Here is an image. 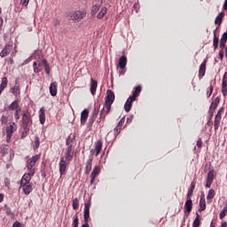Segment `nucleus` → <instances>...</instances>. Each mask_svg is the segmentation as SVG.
I'll use <instances>...</instances> for the list:
<instances>
[{"instance_id": "1", "label": "nucleus", "mask_w": 227, "mask_h": 227, "mask_svg": "<svg viewBox=\"0 0 227 227\" xmlns=\"http://www.w3.org/2000/svg\"><path fill=\"white\" fill-rule=\"evenodd\" d=\"M31 182V176L24 175L20 180V189H22L24 194L29 196L33 192V184Z\"/></svg>"}, {"instance_id": "2", "label": "nucleus", "mask_w": 227, "mask_h": 227, "mask_svg": "<svg viewBox=\"0 0 227 227\" xmlns=\"http://www.w3.org/2000/svg\"><path fill=\"white\" fill-rule=\"evenodd\" d=\"M39 160H40V155L38 154L27 160L26 167H27V169L28 170V173L25 175H29V176H34L35 168H35V164H36V162H38Z\"/></svg>"}, {"instance_id": "3", "label": "nucleus", "mask_w": 227, "mask_h": 227, "mask_svg": "<svg viewBox=\"0 0 227 227\" xmlns=\"http://www.w3.org/2000/svg\"><path fill=\"white\" fill-rule=\"evenodd\" d=\"M114 102V92L113 90H108L106 91V102H105V107L106 108V114L111 111V106H113V103Z\"/></svg>"}, {"instance_id": "4", "label": "nucleus", "mask_w": 227, "mask_h": 227, "mask_svg": "<svg viewBox=\"0 0 227 227\" xmlns=\"http://www.w3.org/2000/svg\"><path fill=\"white\" fill-rule=\"evenodd\" d=\"M86 17V11H76L74 12H72L69 16L68 19L69 20H75L79 22L80 20H82Z\"/></svg>"}, {"instance_id": "5", "label": "nucleus", "mask_w": 227, "mask_h": 227, "mask_svg": "<svg viewBox=\"0 0 227 227\" xmlns=\"http://www.w3.org/2000/svg\"><path fill=\"white\" fill-rule=\"evenodd\" d=\"M15 130H17V124H15V122H12L9 126L5 128L7 143H10L12 136H13V132H15Z\"/></svg>"}, {"instance_id": "6", "label": "nucleus", "mask_w": 227, "mask_h": 227, "mask_svg": "<svg viewBox=\"0 0 227 227\" xmlns=\"http://www.w3.org/2000/svg\"><path fill=\"white\" fill-rule=\"evenodd\" d=\"M68 164H70V161L66 160L65 157L60 158V161L59 163L60 176L65 175V171H67V166H68Z\"/></svg>"}, {"instance_id": "7", "label": "nucleus", "mask_w": 227, "mask_h": 227, "mask_svg": "<svg viewBox=\"0 0 227 227\" xmlns=\"http://www.w3.org/2000/svg\"><path fill=\"white\" fill-rule=\"evenodd\" d=\"M29 121H31V117L28 111L23 112L22 115V127L23 129H27L29 127Z\"/></svg>"}, {"instance_id": "8", "label": "nucleus", "mask_w": 227, "mask_h": 227, "mask_svg": "<svg viewBox=\"0 0 227 227\" xmlns=\"http://www.w3.org/2000/svg\"><path fill=\"white\" fill-rule=\"evenodd\" d=\"M136 97H137V95L136 94H132V96H130L125 105H124V109L126 111V113L130 112V109H132V103L134 102V100H136Z\"/></svg>"}, {"instance_id": "9", "label": "nucleus", "mask_w": 227, "mask_h": 227, "mask_svg": "<svg viewBox=\"0 0 227 227\" xmlns=\"http://www.w3.org/2000/svg\"><path fill=\"white\" fill-rule=\"evenodd\" d=\"M10 155V157H12V155H13V151L12 150V148H10V146L8 145H2L0 147V155L4 156V155Z\"/></svg>"}, {"instance_id": "10", "label": "nucleus", "mask_w": 227, "mask_h": 227, "mask_svg": "<svg viewBox=\"0 0 227 227\" xmlns=\"http://www.w3.org/2000/svg\"><path fill=\"white\" fill-rule=\"evenodd\" d=\"M91 207V200H89L87 203L84 205V211H83V218L84 221H88L90 219V208Z\"/></svg>"}, {"instance_id": "11", "label": "nucleus", "mask_w": 227, "mask_h": 227, "mask_svg": "<svg viewBox=\"0 0 227 227\" xmlns=\"http://www.w3.org/2000/svg\"><path fill=\"white\" fill-rule=\"evenodd\" d=\"M44 65L45 64H43V60L34 62L33 67H34L35 74H39V72H42V70H43Z\"/></svg>"}, {"instance_id": "12", "label": "nucleus", "mask_w": 227, "mask_h": 227, "mask_svg": "<svg viewBox=\"0 0 227 227\" xmlns=\"http://www.w3.org/2000/svg\"><path fill=\"white\" fill-rule=\"evenodd\" d=\"M100 174V168L98 167H95L93 168V171L91 172L90 175V185H93V183L95 182V179Z\"/></svg>"}, {"instance_id": "13", "label": "nucleus", "mask_w": 227, "mask_h": 227, "mask_svg": "<svg viewBox=\"0 0 227 227\" xmlns=\"http://www.w3.org/2000/svg\"><path fill=\"white\" fill-rule=\"evenodd\" d=\"M102 4V0H98L94 2V4L91 9V15H96L97 12L100 10V5Z\"/></svg>"}, {"instance_id": "14", "label": "nucleus", "mask_w": 227, "mask_h": 227, "mask_svg": "<svg viewBox=\"0 0 227 227\" xmlns=\"http://www.w3.org/2000/svg\"><path fill=\"white\" fill-rule=\"evenodd\" d=\"M50 93L51 97H56L58 95V82H51L50 85Z\"/></svg>"}, {"instance_id": "15", "label": "nucleus", "mask_w": 227, "mask_h": 227, "mask_svg": "<svg viewBox=\"0 0 227 227\" xmlns=\"http://www.w3.org/2000/svg\"><path fill=\"white\" fill-rule=\"evenodd\" d=\"M207 209V202L205 200V194H201L200 200V208L199 212H203V210Z\"/></svg>"}, {"instance_id": "16", "label": "nucleus", "mask_w": 227, "mask_h": 227, "mask_svg": "<svg viewBox=\"0 0 227 227\" xmlns=\"http://www.w3.org/2000/svg\"><path fill=\"white\" fill-rule=\"evenodd\" d=\"M73 159H74V155L72 154V145H69L66 152L64 160H68L70 162Z\"/></svg>"}, {"instance_id": "17", "label": "nucleus", "mask_w": 227, "mask_h": 227, "mask_svg": "<svg viewBox=\"0 0 227 227\" xmlns=\"http://www.w3.org/2000/svg\"><path fill=\"white\" fill-rule=\"evenodd\" d=\"M97 86H98V83L97 82V81L91 78L90 79V93L93 96H95V93H97Z\"/></svg>"}, {"instance_id": "18", "label": "nucleus", "mask_w": 227, "mask_h": 227, "mask_svg": "<svg viewBox=\"0 0 227 227\" xmlns=\"http://www.w3.org/2000/svg\"><path fill=\"white\" fill-rule=\"evenodd\" d=\"M207 70V60H204L199 69L200 77H203L205 75V72Z\"/></svg>"}, {"instance_id": "19", "label": "nucleus", "mask_w": 227, "mask_h": 227, "mask_svg": "<svg viewBox=\"0 0 227 227\" xmlns=\"http://www.w3.org/2000/svg\"><path fill=\"white\" fill-rule=\"evenodd\" d=\"M125 67H127V57L121 56L119 59V68L125 70Z\"/></svg>"}, {"instance_id": "20", "label": "nucleus", "mask_w": 227, "mask_h": 227, "mask_svg": "<svg viewBox=\"0 0 227 227\" xmlns=\"http://www.w3.org/2000/svg\"><path fill=\"white\" fill-rule=\"evenodd\" d=\"M89 112L87 109H84L81 114V123L82 125H84L86 123V121L88 120Z\"/></svg>"}, {"instance_id": "21", "label": "nucleus", "mask_w": 227, "mask_h": 227, "mask_svg": "<svg viewBox=\"0 0 227 227\" xmlns=\"http://www.w3.org/2000/svg\"><path fill=\"white\" fill-rule=\"evenodd\" d=\"M12 52V46L7 45L4 47V49L0 52V57L1 58H6L8 54Z\"/></svg>"}, {"instance_id": "22", "label": "nucleus", "mask_w": 227, "mask_h": 227, "mask_svg": "<svg viewBox=\"0 0 227 227\" xmlns=\"http://www.w3.org/2000/svg\"><path fill=\"white\" fill-rule=\"evenodd\" d=\"M96 157H98L100 152H102V140H98L95 144Z\"/></svg>"}, {"instance_id": "23", "label": "nucleus", "mask_w": 227, "mask_h": 227, "mask_svg": "<svg viewBox=\"0 0 227 227\" xmlns=\"http://www.w3.org/2000/svg\"><path fill=\"white\" fill-rule=\"evenodd\" d=\"M39 121L42 125L45 123V110L43 107L40 108L39 110Z\"/></svg>"}, {"instance_id": "24", "label": "nucleus", "mask_w": 227, "mask_h": 227, "mask_svg": "<svg viewBox=\"0 0 227 227\" xmlns=\"http://www.w3.org/2000/svg\"><path fill=\"white\" fill-rule=\"evenodd\" d=\"M217 29L214 31L213 47L215 51L219 47V37L216 35Z\"/></svg>"}, {"instance_id": "25", "label": "nucleus", "mask_w": 227, "mask_h": 227, "mask_svg": "<svg viewBox=\"0 0 227 227\" xmlns=\"http://www.w3.org/2000/svg\"><path fill=\"white\" fill-rule=\"evenodd\" d=\"M227 41V32H224L220 40V49H224Z\"/></svg>"}, {"instance_id": "26", "label": "nucleus", "mask_w": 227, "mask_h": 227, "mask_svg": "<svg viewBox=\"0 0 227 227\" xmlns=\"http://www.w3.org/2000/svg\"><path fill=\"white\" fill-rule=\"evenodd\" d=\"M184 208L188 214H191V211L192 210V200L191 199L187 200L184 204Z\"/></svg>"}, {"instance_id": "27", "label": "nucleus", "mask_w": 227, "mask_h": 227, "mask_svg": "<svg viewBox=\"0 0 227 227\" xmlns=\"http://www.w3.org/2000/svg\"><path fill=\"white\" fill-rule=\"evenodd\" d=\"M93 162V158H90L87 160L85 167V175H90V171H91V164Z\"/></svg>"}, {"instance_id": "28", "label": "nucleus", "mask_w": 227, "mask_h": 227, "mask_svg": "<svg viewBox=\"0 0 227 227\" xmlns=\"http://www.w3.org/2000/svg\"><path fill=\"white\" fill-rule=\"evenodd\" d=\"M215 196V191H214V189H210L207 195V203H211V201H212V200H214Z\"/></svg>"}, {"instance_id": "29", "label": "nucleus", "mask_w": 227, "mask_h": 227, "mask_svg": "<svg viewBox=\"0 0 227 227\" xmlns=\"http://www.w3.org/2000/svg\"><path fill=\"white\" fill-rule=\"evenodd\" d=\"M224 14L223 12H220L215 20V24H218V26H221Z\"/></svg>"}, {"instance_id": "30", "label": "nucleus", "mask_w": 227, "mask_h": 227, "mask_svg": "<svg viewBox=\"0 0 227 227\" xmlns=\"http://www.w3.org/2000/svg\"><path fill=\"white\" fill-rule=\"evenodd\" d=\"M201 224V219L200 217V214H196V218L193 221L192 227H199Z\"/></svg>"}, {"instance_id": "31", "label": "nucleus", "mask_w": 227, "mask_h": 227, "mask_svg": "<svg viewBox=\"0 0 227 227\" xmlns=\"http://www.w3.org/2000/svg\"><path fill=\"white\" fill-rule=\"evenodd\" d=\"M220 99L219 98H216L214 99V101L211 103L210 109H213V111H215L217 109V106H219Z\"/></svg>"}, {"instance_id": "32", "label": "nucleus", "mask_w": 227, "mask_h": 227, "mask_svg": "<svg viewBox=\"0 0 227 227\" xmlns=\"http://www.w3.org/2000/svg\"><path fill=\"white\" fill-rule=\"evenodd\" d=\"M9 109H10L11 111H17V110L20 109V108L19 107V102L13 101V102L9 106Z\"/></svg>"}, {"instance_id": "33", "label": "nucleus", "mask_w": 227, "mask_h": 227, "mask_svg": "<svg viewBox=\"0 0 227 227\" xmlns=\"http://www.w3.org/2000/svg\"><path fill=\"white\" fill-rule=\"evenodd\" d=\"M221 118L222 117H215V121H214V127H215V130H217L219 129V124L221 123Z\"/></svg>"}, {"instance_id": "34", "label": "nucleus", "mask_w": 227, "mask_h": 227, "mask_svg": "<svg viewBox=\"0 0 227 227\" xmlns=\"http://www.w3.org/2000/svg\"><path fill=\"white\" fill-rule=\"evenodd\" d=\"M226 214H227V203L225 204V206L223 207V210L219 215L220 219H224V217H226Z\"/></svg>"}, {"instance_id": "35", "label": "nucleus", "mask_w": 227, "mask_h": 227, "mask_svg": "<svg viewBox=\"0 0 227 227\" xmlns=\"http://www.w3.org/2000/svg\"><path fill=\"white\" fill-rule=\"evenodd\" d=\"M106 13H107V8L106 7H103L101 9V11L98 12V19H103L104 18V15H106Z\"/></svg>"}, {"instance_id": "36", "label": "nucleus", "mask_w": 227, "mask_h": 227, "mask_svg": "<svg viewBox=\"0 0 227 227\" xmlns=\"http://www.w3.org/2000/svg\"><path fill=\"white\" fill-rule=\"evenodd\" d=\"M195 187H196V184H194V182H192L191 184V187H190V189L188 191V194H187L188 198H191V196H192V192H194Z\"/></svg>"}, {"instance_id": "37", "label": "nucleus", "mask_w": 227, "mask_h": 227, "mask_svg": "<svg viewBox=\"0 0 227 227\" xmlns=\"http://www.w3.org/2000/svg\"><path fill=\"white\" fill-rule=\"evenodd\" d=\"M43 67H44V72H46V74L49 75V74L51 73V67L49 66V63L47 62V60L43 59Z\"/></svg>"}, {"instance_id": "38", "label": "nucleus", "mask_w": 227, "mask_h": 227, "mask_svg": "<svg viewBox=\"0 0 227 227\" xmlns=\"http://www.w3.org/2000/svg\"><path fill=\"white\" fill-rule=\"evenodd\" d=\"M6 86H8V78L4 77L2 79V82L0 84V88H2L3 90H4V88H6Z\"/></svg>"}, {"instance_id": "39", "label": "nucleus", "mask_w": 227, "mask_h": 227, "mask_svg": "<svg viewBox=\"0 0 227 227\" xmlns=\"http://www.w3.org/2000/svg\"><path fill=\"white\" fill-rule=\"evenodd\" d=\"M79 208V199L75 198L73 200V209L77 210Z\"/></svg>"}, {"instance_id": "40", "label": "nucleus", "mask_w": 227, "mask_h": 227, "mask_svg": "<svg viewBox=\"0 0 227 227\" xmlns=\"http://www.w3.org/2000/svg\"><path fill=\"white\" fill-rule=\"evenodd\" d=\"M74 139H75V137H68L66 141L67 146H72L71 145H72V143H74Z\"/></svg>"}, {"instance_id": "41", "label": "nucleus", "mask_w": 227, "mask_h": 227, "mask_svg": "<svg viewBox=\"0 0 227 227\" xmlns=\"http://www.w3.org/2000/svg\"><path fill=\"white\" fill-rule=\"evenodd\" d=\"M12 93H13V95H15V97L20 95V90H19L18 86H14L12 88Z\"/></svg>"}, {"instance_id": "42", "label": "nucleus", "mask_w": 227, "mask_h": 227, "mask_svg": "<svg viewBox=\"0 0 227 227\" xmlns=\"http://www.w3.org/2000/svg\"><path fill=\"white\" fill-rule=\"evenodd\" d=\"M207 180H210L211 182H214V170H210L207 173Z\"/></svg>"}, {"instance_id": "43", "label": "nucleus", "mask_w": 227, "mask_h": 227, "mask_svg": "<svg viewBox=\"0 0 227 227\" xmlns=\"http://www.w3.org/2000/svg\"><path fill=\"white\" fill-rule=\"evenodd\" d=\"M73 226L79 227V218L77 217V215L74 216Z\"/></svg>"}, {"instance_id": "44", "label": "nucleus", "mask_w": 227, "mask_h": 227, "mask_svg": "<svg viewBox=\"0 0 227 227\" xmlns=\"http://www.w3.org/2000/svg\"><path fill=\"white\" fill-rule=\"evenodd\" d=\"M40 146V138L35 137L34 150H36Z\"/></svg>"}, {"instance_id": "45", "label": "nucleus", "mask_w": 227, "mask_h": 227, "mask_svg": "<svg viewBox=\"0 0 227 227\" xmlns=\"http://www.w3.org/2000/svg\"><path fill=\"white\" fill-rule=\"evenodd\" d=\"M1 123L2 125H6L8 123V116L3 115L1 117Z\"/></svg>"}, {"instance_id": "46", "label": "nucleus", "mask_w": 227, "mask_h": 227, "mask_svg": "<svg viewBox=\"0 0 227 227\" xmlns=\"http://www.w3.org/2000/svg\"><path fill=\"white\" fill-rule=\"evenodd\" d=\"M106 114H107V108L105 106L101 111H100V116L103 118H106Z\"/></svg>"}, {"instance_id": "47", "label": "nucleus", "mask_w": 227, "mask_h": 227, "mask_svg": "<svg viewBox=\"0 0 227 227\" xmlns=\"http://www.w3.org/2000/svg\"><path fill=\"white\" fill-rule=\"evenodd\" d=\"M222 85L227 86V72L224 73Z\"/></svg>"}, {"instance_id": "48", "label": "nucleus", "mask_w": 227, "mask_h": 227, "mask_svg": "<svg viewBox=\"0 0 227 227\" xmlns=\"http://www.w3.org/2000/svg\"><path fill=\"white\" fill-rule=\"evenodd\" d=\"M139 93H141V86H140V85H137V86L135 88V92L133 93V95L136 94L137 97V95H139Z\"/></svg>"}, {"instance_id": "49", "label": "nucleus", "mask_w": 227, "mask_h": 227, "mask_svg": "<svg viewBox=\"0 0 227 227\" xmlns=\"http://www.w3.org/2000/svg\"><path fill=\"white\" fill-rule=\"evenodd\" d=\"M115 136H118L121 132V126H118L114 129Z\"/></svg>"}, {"instance_id": "50", "label": "nucleus", "mask_w": 227, "mask_h": 227, "mask_svg": "<svg viewBox=\"0 0 227 227\" xmlns=\"http://www.w3.org/2000/svg\"><path fill=\"white\" fill-rule=\"evenodd\" d=\"M223 112H224V108H223V107L219 108L215 116L218 117V118H222V114H223Z\"/></svg>"}, {"instance_id": "51", "label": "nucleus", "mask_w": 227, "mask_h": 227, "mask_svg": "<svg viewBox=\"0 0 227 227\" xmlns=\"http://www.w3.org/2000/svg\"><path fill=\"white\" fill-rule=\"evenodd\" d=\"M227 85H222V93L223 95V97H226L227 95V88H226Z\"/></svg>"}, {"instance_id": "52", "label": "nucleus", "mask_w": 227, "mask_h": 227, "mask_svg": "<svg viewBox=\"0 0 227 227\" xmlns=\"http://www.w3.org/2000/svg\"><path fill=\"white\" fill-rule=\"evenodd\" d=\"M19 113H20V108H19L18 110H15V119L16 120H20V115L19 114Z\"/></svg>"}, {"instance_id": "53", "label": "nucleus", "mask_w": 227, "mask_h": 227, "mask_svg": "<svg viewBox=\"0 0 227 227\" xmlns=\"http://www.w3.org/2000/svg\"><path fill=\"white\" fill-rule=\"evenodd\" d=\"M27 132H28L27 128V129H24V130H23V132H22V135H21L22 139H24V137H27Z\"/></svg>"}, {"instance_id": "54", "label": "nucleus", "mask_w": 227, "mask_h": 227, "mask_svg": "<svg viewBox=\"0 0 227 227\" xmlns=\"http://www.w3.org/2000/svg\"><path fill=\"white\" fill-rule=\"evenodd\" d=\"M212 182L213 181H210L208 179H207V182H206V187L207 189H210L211 185H212Z\"/></svg>"}, {"instance_id": "55", "label": "nucleus", "mask_w": 227, "mask_h": 227, "mask_svg": "<svg viewBox=\"0 0 227 227\" xmlns=\"http://www.w3.org/2000/svg\"><path fill=\"white\" fill-rule=\"evenodd\" d=\"M123 123H125V118H124V117H122V118L120 120V121H119V123H118V127H123Z\"/></svg>"}, {"instance_id": "56", "label": "nucleus", "mask_w": 227, "mask_h": 227, "mask_svg": "<svg viewBox=\"0 0 227 227\" xmlns=\"http://www.w3.org/2000/svg\"><path fill=\"white\" fill-rule=\"evenodd\" d=\"M213 91H214V87L212 85H210L209 91H207V98H210Z\"/></svg>"}, {"instance_id": "57", "label": "nucleus", "mask_w": 227, "mask_h": 227, "mask_svg": "<svg viewBox=\"0 0 227 227\" xmlns=\"http://www.w3.org/2000/svg\"><path fill=\"white\" fill-rule=\"evenodd\" d=\"M20 3L22 6H27V4H29V0H21Z\"/></svg>"}, {"instance_id": "58", "label": "nucleus", "mask_w": 227, "mask_h": 227, "mask_svg": "<svg viewBox=\"0 0 227 227\" xmlns=\"http://www.w3.org/2000/svg\"><path fill=\"white\" fill-rule=\"evenodd\" d=\"M4 185L6 187H10V180L8 179V177H5L4 178Z\"/></svg>"}, {"instance_id": "59", "label": "nucleus", "mask_w": 227, "mask_h": 227, "mask_svg": "<svg viewBox=\"0 0 227 227\" xmlns=\"http://www.w3.org/2000/svg\"><path fill=\"white\" fill-rule=\"evenodd\" d=\"M202 145H203V142H201V139H199V140L197 141V146H198V148H201Z\"/></svg>"}, {"instance_id": "60", "label": "nucleus", "mask_w": 227, "mask_h": 227, "mask_svg": "<svg viewBox=\"0 0 227 227\" xmlns=\"http://www.w3.org/2000/svg\"><path fill=\"white\" fill-rule=\"evenodd\" d=\"M133 118H134L133 115H130L129 117H128V119H127V123H132Z\"/></svg>"}, {"instance_id": "61", "label": "nucleus", "mask_w": 227, "mask_h": 227, "mask_svg": "<svg viewBox=\"0 0 227 227\" xmlns=\"http://www.w3.org/2000/svg\"><path fill=\"white\" fill-rule=\"evenodd\" d=\"M90 221V219H87V221L86 220H84V224H82L81 227H90V224H88V222Z\"/></svg>"}, {"instance_id": "62", "label": "nucleus", "mask_w": 227, "mask_h": 227, "mask_svg": "<svg viewBox=\"0 0 227 227\" xmlns=\"http://www.w3.org/2000/svg\"><path fill=\"white\" fill-rule=\"evenodd\" d=\"M12 227H20V222H14L12 224Z\"/></svg>"}, {"instance_id": "63", "label": "nucleus", "mask_w": 227, "mask_h": 227, "mask_svg": "<svg viewBox=\"0 0 227 227\" xmlns=\"http://www.w3.org/2000/svg\"><path fill=\"white\" fill-rule=\"evenodd\" d=\"M214 109H210L209 108V116H210V118H212L213 116H214Z\"/></svg>"}, {"instance_id": "64", "label": "nucleus", "mask_w": 227, "mask_h": 227, "mask_svg": "<svg viewBox=\"0 0 227 227\" xmlns=\"http://www.w3.org/2000/svg\"><path fill=\"white\" fill-rule=\"evenodd\" d=\"M223 8L227 11V0L224 1Z\"/></svg>"}]
</instances>
